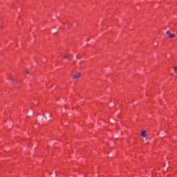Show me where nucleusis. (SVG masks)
<instances>
[{"label": "nucleus", "instance_id": "obj_1", "mask_svg": "<svg viewBox=\"0 0 177 177\" xmlns=\"http://www.w3.org/2000/svg\"><path fill=\"white\" fill-rule=\"evenodd\" d=\"M72 77L73 80H77V78H80V77H81V73H74L72 75Z\"/></svg>", "mask_w": 177, "mask_h": 177}, {"label": "nucleus", "instance_id": "obj_2", "mask_svg": "<svg viewBox=\"0 0 177 177\" xmlns=\"http://www.w3.org/2000/svg\"><path fill=\"white\" fill-rule=\"evenodd\" d=\"M166 34H167V35H169V38H174V37H175V34H171V31H169V30H167V31L166 32Z\"/></svg>", "mask_w": 177, "mask_h": 177}, {"label": "nucleus", "instance_id": "obj_3", "mask_svg": "<svg viewBox=\"0 0 177 177\" xmlns=\"http://www.w3.org/2000/svg\"><path fill=\"white\" fill-rule=\"evenodd\" d=\"M141 136H142V138H146V131L143 130L141 132Z\"/></svg>", "mask_w": 177, "mask_h": 177}, {"label": "nucleus", "instance_id": "obj_4", "mask_svg": "<svg viewBox=\"0 0 177 177\" xmlns=\"http://www.w3.org/2000/svg\"><path fill=\"white\" fill-rule=\"evenodd\" d=\"M68 57H70V55H64V59H68Z\"/></svg>", "mask_w": 177, "mask_h": 177}, {"label": "nucleus", "instance_id": "obj_5", "mask_svg": "<svg viewBox=\"0 0 177 177\" xmlns=\"http://www.w3.org/2000/svg\"><path fill=\"white\" fill-rule=\"evenodd\" d=\"M10 80L12 81V82H15V78L13 77L10 78Z\"/></svg>", "mask_w": 177, "mask_h": 177}, {"label": "nucleus", "instance_id": "obj_6", "mask_svg": "<svg viewBox=\"0 0 177 177\" xmlns=\"http://www.w3.org/2000/svg\"><path fill=\"white\" fill-rule=\"evenodd\" d=\"M174 71H175L176 74H177V66L174 67Z\"/></svg>", "mask_w": 177, "mask_h": 177}, {"label": "nucleus", "instance_id": "obj_7", "mask_svg": "<svg viewBox=\"0 0 177 177\" xmlns=\"http://www.w3.org/2000/svg\"><path fill=\"white\" fill-rule=\"evenodd\" d=\"M26 74H30V72L27 69L26 70Z\"/></svg>", "mask_w": 177, "mask_h": 177}, {"label": "nucleus", "instance_id": "obj_8", "mask_svg": "<svg viewBox=\"0 0 177 177\" xmlns=\"http://www.w3.org/2000/svg\"><path fill=\"white\" fill-rule=\"evenodd\" d=\"M146 140H147V138L146 137Z\"/></svg>", "mask_w": 177, "mask_h": 177}]
</instances>
